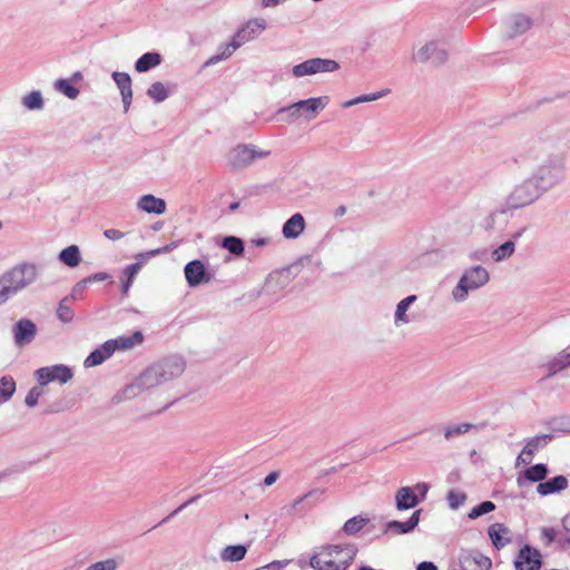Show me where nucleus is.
<instances>
[{"mask_svg": "<svg viewBox=\"0 0 570 570\" xmlns=\"http://www.w3.org/2000/svg\"><path fill=\"white\" fill-rule=\"evenodd\" d=\"M415 301H416V296L410 295L397 303L395 315H394V323L396 326H400L402 324H407L410 322V318L406 315V311Z\"/></svg>", "mask_w": 570, "mask_h": 570, "instance_id": "nucleus-28", "label": "nucleus"}, {"mask_svg": "<svg viewBox=\"0 0 570 570\" xmlns=\"http://www.w3.org/2000/svg\"><path fill=\"white\" fill-rule=\"evenodd\" d=\"M111 77L120 90L124 110L127 112L132 100L131 78L127 72L120 71L112 72Z\"/></svg>", "mask_w": 570, "mask_h": 570, "instance_id": "nucleus-17", "label": "nucleus"}, {"mask_svg": "<svg viewBox=\"0 0 570 570\" xmlns=\"http://www.w3.org/2000/svg\"><path fill=\"white\" fill-rule=\"evenodd\" d=\"M119 566V561L110 558L102 561L91 563L86 570H116Z\"/></svg>", "mask_w": 570, "mask_h": 570, "instance_id": "nucleus-50", "label": "nucleus"}, {"mask_svg": "<svg viewBox=\"0 0 570 570\" xmlns=\"http://www.w3.org/2000/svg\"><path fill=\"white\" fill-rule=\"evenodd\" d=\"M309 567L314 570H336L334 569V561L330 558L323 560L321 553H314L309 558Z\"/></svg>", "mask_w": 570, "mask_h": 570, "instance_id": "nucleus-46", "label": "nucleus"}, {"mask_svg": "<svg viewBox=\"0 0 570 570\" xmlns=\"http://www.w3.org/2000/svg\"><path fill=\"white\" fill-rule=\"evenodd\" d=\"M358 548L355 543H334L321 547V554L334 561V569L346 570L354 561Z\"/></svg>", "mask_w": 570, "mask_h": 570, "instance_id": "nucleus-6", "label": "nucleus"}, {"mask_svg": "<svg viewBox=\"0 0 570 570\" xmlns=\"http://www.w3.org/2000/svg\"><path fill=\"white\" fill-rule=\"evenodd\" d=\"M59 259L69 267H76L81 261L77 245H70L59 253Z\"/></svg>", "mask_w": 570, "mask_h": 570, "instance_id": "nucleus-31", "label": "nucleus"}, {"mask_svg": "<svg viewBox=\"0 0 570 570\" xmlns=\"http://www.w3.org/2000/svg\"><path fill=\"white\" fill-rule=\"evenodd\" d=\"M514 250H515L514 240H508L493 250L492 257L495 262H502V261L509 258L510 256H512Z\"/></svg>", "mask_w": 570, "mask_h": 570, "instance_id": "nucleus-44", "label": "nucleus"}, {"mask_svg": "<svg viewBox=\"0 0 570 570\" xmlns=\"http://www.w3.org/2000/svg\"><path fill=\"white\" fill-rule=\"evenodd\" d=\"M494 509H495V504L492 501H483L480 504H478L476 507H474L469 512L468 517L470 519L474 520L483 514H487V513L493 511Z\"/></svg>", "mask_w": 570, "mask_h": 570, "instance_id": "nucleus-49", "label": "nucleus"}, {"mask_svg": "<svg viewBox=\"0 0 570 570\" xmlns=\"http://www.w3.org/2000/svg\"><path fill=\"white\" fill-rule=\"evenodd\" d=\"M338 68L340 65L333 59L312 58L295 65L292 72L296 78H301L321 72H333Z\"/></svg>", "mask_w": 570, "mask_h": 570, "instance_id": "nucleus-8", "label": "nucleus"}, {"mask_svg": "<svg viewBox=\"0 0 570 570\" xmlns=\"http://www.w3.org/2000/svg\"><path fill=\"white\" fill-rule=\"evenodd\" d=\"M114 354L111 344L106 341L100 347L92 351L83 361L85 367L100 365Z\"/></svg>", "mask_w": 570, "mask_h": 570, "instance_id": "nucleus-22", "label": "nucleus"}, {"mask_svg": "<svg viewBox=\"0 0 570 570\" xmlns=\"http://www.w3.org/2000/svg\"><path fill=\"white\" fill-rule=\"evenodd\" d=\"M161 63V56L158 52H146L135 62L138 72H147Z\"/></svg>", "mask_w": 570, "mask_h": 570, "instance_id": "nucleus-27", "label": "nucleus"}, {"mask_svg": "<svg viewBox=\"0 0 570 570\" xmlns=\"http://www.w3.org/2000/svg\"><path fill=\"white\" fill-rule=\"evenodd\" d=\"M509 529L503 523H493L488 529V534L497 549H501L510 542V538H504Z\"/></svg>", "mask_w": 570, "mask_h": 570, "instance_id": "nucleus-26", "label": "nucleus"}, {"mask_svg": "<svg viewBox=\"0 0 570 570\" xmlns=\"http://www.w3.org/2000/svg\"><path fill=\"white\" fill-rule=\"evenodd\" d=\"M185 371V362L179 356H169L147 367L136 380L124 389L126 399L161 385L180 376Z\"/></svg>", "mask_w": 570, "mask_h": 570, "instance_id": "nucleus-1", "label": "nucleus"}, {"mask_svg": "<svg viewBox=\"0 0 570 570\" xmlns=\"http://www.w3.org/2000/svg\"><path fill=\"white\" fill-rule=\"evenodd\" d=\"M568 487V480L563 475H557L546 482H540L537 487V491L541 495H549L556 492H560Z\"/></svg>", "mask_w": 570, "mask_h": 570, "instance_id": "nucleus-23", "label": "nucleus"}, {"mask_svg": "<svg viewBox=\"0 0 570 570\" xmlns=\"http://www.w3.org/2000/svg\"><path fill=\"white\" fill-rule=\"evenodd\" d=\"M138 209L148 214L160 215L166 210V203L164 199L158 198L151 194L144 195L137 203Z\"/></svg>", "mask_w": 570, "mask_h": 570, "instance_id": "nucleus-20", "label": "nucleus"}, {"mask_svg": "<svg viewBox=\"0 0 570 570\" xmlns=\"http://www.w3.org/2000/svg\"><path fill=\"white\" fill-rule=\"evenodd\" d=\"M88 284H89V283L87 282V279H86V278H83V279H81L80 282H78V283L73 286V288H72V291H71V294H70V297H69V298H70L71 301H75V299L79 298V297L83 294V292H85V289L87 288Z\"/></svg>", "mask_w": 570, "mask_h": 570, "instance_id": "nucleus-55", "label": "nucleus"}, {"mask_svg": "<svg viewBox=\"0 0 570 570\" xmlns=\"http://www.w3.org/2000/svg\"><path fill=\"white\" fill-rule=\"evenodd\" d=\"M541 195L538 184L528 179L515 186L505 199V207L492 212L484 222L487 230L503 229L511 217L512 209H519L534 203Z\"/></svg>", "mask_w": 570, "mask_h": 570, "instance_id": "nucleus-2", "label": "nucleus"}, {"mask_svg": "<svg viewBox=\"0 0 570 570\" xmlns=\"http://www.w3.org/2000/svg\"><path fill=\"white\" fill-rule=\"evenodd\" d=\"M278 114H287L288 122H294L302 117L301 108L297 107V102L279 108Z\"/></svg>", "mask_w": 570, "mask_h": 570, "instance_id": "nucleus-51", "label": "nucleus"}, {"mask_svg": "<svg viewBox=\"0 0 570 570\" xmlns=\"http://www.w3.org/2000/svg\"><path fill=\"white\" fill-rule=\"evenodd\" d=\"M542 564L541 553L538 549L525 544L519 551L514 560L517 570H540Z\"/></svg>", "mask_w": 570, "mask_h": 570, "instance_id": "nucleus-12", "label": "nucleus"}, {"mask_svg": "<svg viewBox=\"0 0 570 570\" xmlns=\"http://www.w3.org/2000/svg\"><path fill=\"white\" fill-rule=\"evenodd\" d=\"M507 35L509 38H515L523 35L533 26V20L524 13H513L507 21Z\"/></svg>", "mask_w": 570, "mask_h": 570, "instance_id": "nucleus-15", "label": "nucleus"}, {"mask_svg": "<svg viewBox=\"0 0 570 570\" xmlns=\"http://www.w3.org/2000/svg\"><path fill=\"white\" fill-rule=\"evenodd\" d=\"M557 542L561 549L570 548V532L569 533L567 532V534H564V535H560L558 538Z\"/></svg>", "mask_w": 570, "mask_h": 570, "instance_id": "nucleus-61", "label": "nucleus"}, {"mask_svg": "<svg viewBox=\"0 0 570 570\" xmlns=\"http://www.w3.org/2000/svg\"><path fill=\"white\" fill-rule=\"evenodd\" d=\"M247 549L243 544L227 546L222 552L220 558L224 561L237 562L245 558Z\"/></svg>", "mask_w": 570, "mask_h": 570, "instance_id": "nucleus-33", "label": "nucleus"}, {"mask_svg": "<svg viewBox=\"0 0 570 570\" xmlns=\"http://www.w3.org/2000/svg\"><path fill=\"white\" fill-rule=\"evenodd\" d=\"M533 459V455H528L524 453V448L522 449V451L520 452V454L518 455L517 458V465H528L531 463Z\"/></svg>", "mask_w": 570, "mask_h": 570, "instance_id": "nucleus-60", "label": "nucleus"}, {"mask_svg": "<svg viewBox=\"0 0 570 570\" xmlns=\"http://www.w3.org/2000/svg\"><path fill=\"white\" fill-rule=\"evenodd\" d=\"M471 558L480 570H489L492 566L491 559L479 552H474Z\"/></svg>", "mask_w": 570, "mask_h": 570, "instance_id": "nucleus-52", "label": "nucleus"}, {"mask_svg": "<svg viewBox=\"0 0 570 570\" xmlns=\"http://www.w3.org/2000/svg\"><path fill=\"white\" fill-rule=\"evenodd\" d=\"M549 425L556 432L570 433V416L562 415L552 417Z\"/></svg>", "mask_w": 570, "mask_h": 570, "instance_id": "nucleus-47", "label": "nucleus"}, {"mask_svg": "<svg viewBox=\"0 0 570 570\" xmlns=\"http://www.w3.org/2000/svg\"><path fill=\"white\" fill-rule=\"evenodd\" d=\"M490 281V274L487 268L475 265L464 269L456 286L452 289L451 296L454 302L462 303L468 299L469 292L476 291Z\"/></svg>", "mask_w": 570, "mask_h": 570, "instance_id": "nucleus-4", "label": "nucleus"}, {"mask_svg": "<svg viewBox=\"0 0 570 570\" xmlns=\"http://www.w3.org/2000/svg\"><path fill=\"white\" fill-rule=\"evenodd\" d=\"M305 229V219L302 214L296 213L283 225V236L287 239L297 238Z\"/></svg>", "mask_w": 570, "mask_h": 570, "instance_id": "nucleus-21", "label": "nucleus"}, {"mask_svg": "<svg viewBox=\"0 0 570 570\" xmlns=\"http://www.w3.org/2000/svg\"><path fill=\"white\" fill-rule=\"evenodd\" d=\"M55 89L63 94L69 99H76L79 96V89L70 83L68 79H57L55 81Z\"/></svg>", "mask_w": 570, "mask_h": 570, "instance_id": "nucleus-43", "label": "nucleus"}, {"mask_svg": "<svg viewBox=\"0 0 570 570\" xmlns=\"http://www.w3.org/2000/svg\"><path fill=\"white\" fill-rule=\"evenodd\" d=\"M147 96L154 100V102L160 104L168 98L169 92L163 82L156 81L147 89Z\"/></svg>", "mask_w": 570, "mask_h": 570, "instance_id": "nucleus-37", "label": "nucleus"}, {"mask_svg": "<svg viewBox=\"0 0 570 570\" xmlns=\"http://www.w3.org/2000/svg\"><path fill=\"white\" fill-rule=\"evenodd\" d=\"M86 279L89 284H91L94 282L109 281L111 279V276L106 272H99L86 277Z\"/></svg>", "mask_w": 570, "mask_h": 570, "instance_id": "nucleus-58", "label": "nucleus"}, {"mask_svg": "<svg viewBox=\"0 0 570 570\" xmlns=\"http://www.w3.org/2000/svg\"><path fill=\"white\" fill-rule=\"evenodd\" d=\"M553 439L552 434H540L527 440L524 445V453L534 455L540 449H543Z\"/></svg>", "mask_w": 570, "mask_h": 570, "instance_id": "nucleus-30", "label": "nucleus"}, {"mask_svg": "<svg viewBox=\"0 0 570 570\" xmlns=\"http://www.w3.org/2000/svg\"><path fill=\"white\" fill-rule=\"evenodd\" d=\"M268 150H258L254 145L239 144L232 148L227 155V164L233 169H243L252 165L256 159L265 158Z\"/></svg>", "mask_w": 570, "mask_h": 570, "instance_id": "nucleus-7", "label": "nucleus"}, {"mask_svg": "<svg viewBox=\"0 0 570 570\" xmlns=\"http://www.w3.org/2000/svg\"><path fill=\"white\" fill-rule=\"evenodd\" d=\"M390 92H391V89L385 88L383 90H380V91H376L373 94L361 95L354 99H351V100L344 102L343 107L347 108V107H352L357 104L374 101V100H377L380 98L387 96Z\"/></svg>", "mask_w": 570, "mask_h": 570, "instance_id": "nucleus-38", "label": "nucleus"}, {"mask_svg": "<svg viewBox=\"0 0 570 570\" xmlns=\"http://www.w3.org/2000/svg\"><path fill=\"white\" fill-rule=\"evenodd\" d=\"M223 248L227 249L230 254L240 256L244 253V243L236 236H226L222 242Z\"/></svg>", "mask_w": 570, "mask_h": 570, "instance_id": "nucleus-41", "label": "nucleus"}, {"mask_svg": "<svg viewBox=\"0 0 570 570\" xmlns=\"http://www.w3.org/2000/svg\"><path fill=\"white\" fill-rule=\"evenodd\" d=\"M328 104V97H314L297 101V107L301 108V114L306 120L314 119L321 110Z\"/></svg>", "mask_w": 570, "mask_h": 570, "instance_id": "nucleus-16", "label": "nucleus"}, {"mask_svg": "<svg viewBox=\"0 0 570 570\" xmlns=\"http://www.w3.org/2000/svg\"><path fill=\"white\" fill-rule=\"evenodd\" d=\"M199 498H200V494L191 497L189 500H187L186 502L180 504L177 509H175L169 515H167L165 519H163L160 524L167 522L170 518H173L174 515H176L177 513L183 511L189 504L197 502Z\"/></svg>", "mask_w": 570, "mask_h": 570, "instance_id": "nucleus-56", "label": "nucleus"}, {"mask_svg": "<svg viewBox=\"0 0 570 570\" xmlns=\"http://www.w3.org/2000/svg\"><path fill=\"white\" fill-rule=\"evenodd\" d=\"M416 570H439V569L433 562L423 561L417 564Z\"/></svg>", "mask_w": 570, "mask_h": 570, "instance_id": "nucleus-62", "label": "nucleus"}, {"mask_svg": "<svg viewBox=\"0 0 570 570\" xmlns=\"http://www.w3.org/2000/svg\"><path fill=\"white\" fill-rule=\"evenodd\" d=\"M566 164L563 157L550 158L542 165L535 175V183L540 190L550 189L564 179Z\"/></svg>", "mask_w": 570, "mask_h": 570, "instance_id": "nucleus-5", "label": "nucleus"}, {"mask_svg": "<svg viewBox=\"0 0 570 570\" xmlns=\"http://www.w3.org/2000/svg\"><path fill=\"white\" fill-rule=\"evenodd\" d=\"M421 512H422V510L414 511L412 513V515L404 522L396 521V520L389 521L385 524V530H384L385 533H389V532H391L393 534L410 533L417 527V524L420 522Z\"/></svg>", "mask_w": 570, "mask_h": 570, "instance_id": "nucleus-18", "label": "nucleus"}, {"mask_svg": "<svg viewBox=\"0 0 570 570\" xmlns=\"http://www.w3.org/2000/svg\"><path fill=\"white\" fill-rule=\"evenodd\" d=\"M266 29V21L262 18H254L248 20L242 28L234 35L240 46L254 39L258 33Z\"/></svg>", "mask_w": 570, "mask_h": 570, "instance_id": "nucleus-14", "label": "nucleus"}, {"mask_svg": "<svg viewBox=\"0 0 570 570\" xmlns=\"http://www.w3.org/2000/svg\"><path fill=\"white\" fill-rule=\"evenodd\" d=\"M37 277V266L31 263H21L4 272L0 276V306L32 284Z\"/></svg>", "mask_w": 570, "mask_h": 570, "instance_id": "nucleus-3", "label": "nucleus"}, {"mask_svg": "<svg viewBox=\"0 0 570 570\" xmlns=\"http://www.w3.org/2000/svg\"><path fill=\"white\" fill-rule=\"evenodd\" d=\"M395 503L399 511H404L416 507L420 499L410 487H402L395 493Z\"/></svg>", "mask_w": 570, "mask_h": 570, "instance_id": "nucleus-19", "label": "nucleus"}, {"mask_svg": "<svg viewBox=\"0 0 570 570\" xmlns=\"http://www.w3.org/2000/svg\"><path fill=\"white\" fill-rule=\"evenodd\" d=\"M474 428L471 423H461L456 425H449L444 429V438L446 440H452L459 438L462 434H465L470 430Z\"/></svg>", "mask_w": 570, "mask_h": 570, "instance_id": "nucleus-45", "label": "nucleus"}, {"mask_svg": "<svg viewBox=\"0 0 570 570\" xmlns=\"http://www.w3.org/2000/svg\"><path fill=\"white\" fill-rule=\"evenodd\" d=\"M42 391L38 387H32L29 390L26 395L24 403L29 407H35L38 404L39 397L41 396Z\"/></svg>", "mask_w": 570, "mask_h": 570, "instance_id": "nucleus-53", "label": "nucleus"}, {"mask_svg": "<svg viewBox=\"0 0 570 570\" xmlns=\"http://www.w3.org/2000/svg\"><path fill=\"white\" fill-rule=\"evenodd\" d=\"M35 375L38 383L45 386L56 381L65 384L72 379L73 373L69 366L57 364L52 366L40 367L36 371Z\"/></svg>", "mask_w": 570, "mask_h": 570, "instance_id": "nucleus-9", "label": "nucleus"}, {"mask_svg": "<svg viewBox=\"0 0 570 570\" xmlns=\"http://www.w3.org/2000/svg\"><path fill=\"white\" fill-rule=\"evenodd\" d=\"M277 479H278V473L277 472H271L269 474H267L265 476L264 485L269 487V485L274 484Z\"/></svg>", "mask_w": 570, "mask_h": 570, "instance_id": "nucleus-63", "label": "nucleus"}, {"mask_svg": "<svg viewBox=\"0 0 570 570\" xmlns=\"http://www.w3.org/2000/svg\"><path fill=\"white\" fill-rule=\"evenodd\" d=\"M14 344L17 346H24L30 344L37 335L36 324L28 320H19L12 327Z\"/></svg>", "mask_w": 570, "mask_h": 570, "instance_id": "nucleus-13", "label": "nucleus"}, {"mask_svg": "<svg viewBox=\"0 0 570 570\" xmlns=\"http://www.w3.org/2000/svg\"><path fill=\"white\" fill-rule=\"evenodd\" d=\"M104 236L107 239L115 242L121 239L125 236V233L119 229L109 228L104 230Z\"/></svg>", "mask_w": 570, "mask_h": 570, "instance_id": "nucleus-57", "label": "nucleus"}, {"mask_svg": "<svg viewBox=\"0 0 570 570\" xmlns=\"http://www.w3.org/2000/svg\"><path fill=\"white\" fill-rule=\"evenodd\" d=\"M446 500H448L449 507L452 510H456L461 505L464 504V502L466 500V494L462 491L451 490V491H449V493L446 495Z\"/></svg>", "mask_w": 570, "mask_h": 570, "instance_id": "nucleus-48", "label": "nucleus"}, {"mask_svg": "<svg viewBox=\"0 0 570 570\" xmlns=\"http://www.w3.org/2000/svg\"><path fill=\"white\" fill-rule=\"evenodd\" d=\"M429 489H430V485H429L428 483H425V482H420V483H417V484L414 487V489H413V490H414V492L416 491V492L419 493V495H417V497H419V499H420V501H421V500H424V499H425V497H426V494H428Z\"/></svg>", "mask_w": 570, "mask_h": 570, "instance_id": "nucleus-59", "label": "nucleus"}, {"mask_svg": "<svg viewBox=\"0 0 570 570\" xmlns=\"http://www.w3.org/2000/svg\"><path fill=\"white\" fill-rule=\"evenodd\" d=\"M141 268V264L140 263H134V264H130L128 265L122 274L125 276V278L122 279V284H121V292L124 295H127L131 285H132V282L136 277V275L139 273Z\"/></svg>", "mask_w": 570, "mask_h": 570, "instance_id": "nucleus-35", "label": "nucleus"}, {"mask_svg": "<svg viewBox=\"0 0 570 570\" xmlns=\"http://www.w3.org/2000/svg\"><path fill=\"white\" fill-rule=\"evenodd\" d=\"M368 521L370 520L367 518H363L361 515L353 517L344 523L342 531L347 535H354L358 533L368 523Z\"/></svg>", "mask_w": 570, "mask_h": 570, "instance_id": "nucleus-36", "label": "nucleus"}, {"mask_svg": "<svg viewBox=\"0 0 570 570\" xmlns=\"http://www.w3.org/2000/svg\"><path fill=\"white\" fill-rule=\"evenodd\" d=\"M390 92H391V89L385 88L383 90H380V91H376L373 94L361 95L354 99H351V100L344 102L343 107L347 108V107H352L357 104L374 101V100H377L380 98L387 96Z\"/></svg>", "mask_w": 570, "mask_h": 570, "instance_id": "nucleus-39", "label": "nucleus"}, {"mask_svg": "<svg viewBox=\"0 0 570 570\" xmlns=\"http://www.w3.org/2000/svg\"><path fill=\"white\" fill-rule=\"evenodd\" d=\"M21 104L28 110H41L45 106L42 95L39 90H33L24 95Z\"/></svg>", "mask_w": 570, "mask_h": 570, "instance_id": "nucleus-34", "label": "nucleus"}, {"mask_svg": "<svg viewBox=\"0 0 570 570\" xmlns=\"http://www.w3.org/2000/svg\"><path fill=\"white\" fill-rule=\"evenodd\" d=\"M557 531L553 528H542L541 530V539L544 543V546L549 547L552 542H554L557 539Z\"/></svg>", "mask_w": 570, "mask_h": 570, "instance_id": "nucleus-54", "label": "nucleus"}, {"mask_svg": "<svg viewBox=\"0 0 570 570\" xmlns=\"http://www.w3.org/2000/svg\"><path fill=\"white\" fill-rule=\"evenodd\" d=\"M16 392V382L12 376L4 375L0 379V399L2 402L9 401Z\"/></svg>", "mask_w": 570, "mask_h": 570, "instance_id": "nucleus-40", "label": "nucleus"}, {"mask_svg": "<svg viewBox=\"0 0 570 570\" xmlns=\"http://www.w3.org/2000/svg\"><path fill=\"white\" fill-rule=\"evenodd\" d=\"M108 342L111 344L114 352L116 350H129L140 345L144 342V335L140 331H136L130 336H119L115 340H109Z\"/></svg>", "mask_w": 570, "mask_h": 570, "instance_id": "nucleus-24", "label": "nucleus"}, {"mask_svg": "<svg viewBox=\"0 0 570 570\" xmlns=\"http://www.w3.org/2000/svg\"><path fill=\"white\" fill-rule=\"evenodd\" d=\"M287 563H288V561H286V560H284V561H273V562L266 564V567H268L271 570H281Z\"/></svg>", "mask_w": 570, "mask_h": 570, "instance_id": "nucleus-64", "label": "nucleus"}, {"mask_svg": "<svg viewBox=\"0 0 570 570\" xmlns=\"http://www.w3.org/2000/svg\"><path fill=\"white\" fill-rule=\"evenodd\" d=\"M548 466L544 463H537L523 472V478L530 482H541L548 475Z\"/></svg>", "mask_w": 570, "mask_h": 570, "instance_id": "nucleus-32", "label": "nucleus"}, {"mask_svg": "<svg viewBox=\"0 0 570 570\" xmlns=\"http://www.w3.org/2000/svg\"><path fill=\"white\" fill-rule=\"evenodd\" d=\"M570 366V352H561L547 363L549 376H553Z\"/></svg>", "mask_w": 570, "mask_h": 570, "instance_id": "nucleus-29", "label": "nucleus"}, {"mask_svg": "<svg viewBox=\"0 0 570 570\" xmlns=\"http://www.w3.org/2000/svg\"><path fill=\"white\" fill-rule=\"evenodd\" d=\"M73 311L71 308V299L65 297L60 301L57 308V316L62 323H70L73 320Z\"/></svg>", "mask_w": 570, "mask_h": 570, "instance_id": "nucleus-42", "label": "nucleus"}, {"mask_svg": "<svg viewBox=\"0 0 570 570\" xmlns=\"http://www.w3.org/2000/svg\"><path fill=\"white\" fill-rule=\"evenodd\" d=\"M413 59L416 62L424 63L430 61L431 63L439 66L446 61L448 52L440 41H430L414 52Z\"/></svg>", "mask_w": 570, "mask_h": 570, "instance_id": "nucleus-10", "label": "nucleus"}, {"mask_svg": "<svg viewBox=\"0 0 570 570\" xmlns=\"http://www.w3.org/2000/svg\"><path fill=\"white\" fill-rule=\"evenodd\" d=\"M185 277L189 287H197L212 281L213 275L205 268L199 259L188 262L184 268Z\"/></svg>", "mask_w": 570, "mask_h": 570, "instance_id": "nucleus-11", "label": "nucleus"}, {"mask_svg": "<svg viewBox=\"0 0 570 570\" xmlns=\"http://www.w3.org/2000/svg\"><path fill=\"white\" fill-rule=\"evenodd\" d=\"M239 47V42L236 40V38L233 36L232 41L228 43H225L219 47L218 52L214 56H212L205 63L204 67L216 65L219 61L228 59L235 50H237Z\"/></svg>", "mask_w": 570, "mask_h": 570, "instance_id": "nucleus-25", "label": "nucleus"}]
</instances>
